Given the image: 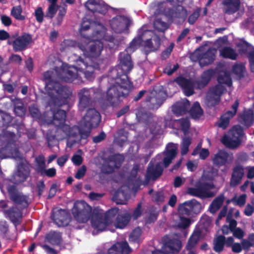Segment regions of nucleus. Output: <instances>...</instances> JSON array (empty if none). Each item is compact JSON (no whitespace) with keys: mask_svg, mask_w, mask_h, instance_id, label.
<instances>
[{"mask_svg":"<svg viewBox=\"0 0 254 254\" xmlns=\"http://www.w3.org/2000/svg\"><path fill=\"white\" fill-rule=\"evenodd\" d=\"M76 62L78 66H68L63 64V68L59 73L57 70H54L48 71L44 74L45 88L50 97L49 105L53 116V123L58 127L56 136L59 139L68 137L67 146L69 147L80 139L87 138L91 129L98 126L101 119L98 111L94 109H90L81 121L80 128L77 127L70 128L64 124L65 112L64 110H58L55 113L53 109V107H59L67 103L71 94L69 89L53 80L56 75L65 82H72L81 74L87 79H91L93 77L94 69L99 68L98 65H87L81 59Z\"/></svg>","mask_w":254,"mask_h":254,"instance_id":"f257e3e1","label":"nucleus"},{"mask_svg":"<svg viewBox=\"0 0 254 254\" xmlns=\"http://www.w3.org/2000/svg\"><path fill=\"white\" fill-rule=\"evenodd\" d=\"M81 36L78 43L66 40V44L77 47L84 56L89 58L99 57L103 50V45L113 48L118 45L119 41L117 38L106 35V28L101 24L91 23L84 20L80 29Z\"/></svg>","mask_w":254,"mask_h":254,"instance_id":"f03ea898","label":"nucleus"},{"mask_svg":"<svg viewBox=\"0 0 254 254\" xmlns=\"http://www.w3.org/2000/svg\"><path fill=\"white\" fill-rule=\"evenodd\" d=\"M120 65L118 71L122 70L123 74L120 77L111 81L112 84L107 92V100L111 105L117 103L120 97L127 95L131 88V84L126 73L129 72L133 67L130 56L122 53L120 55Z\"/></svg>","mask_w":254,"mask_h":254,"instance_id":"7ed1b4c3","label":"nucleus"},{"mask_svg":"<svg viewBox=\"0 0 254 254\" xmlns=\"http://www.w3.org/2000/svg\"><path fill=\"white\" fill-rule=\"evenodd\" d=\"M118 212L119 209L116 207L110 209L106 213L102 209L95 208L91 218L93 234L106 230L107 226L112 224L117 228H124L128 224L130 216L127 212L118 214Z\"/></svg>","mask_w":254,"mask_h":254,"instance_id":"20e7f679","label":"nucleus"},{"mask_svg":"<svg viewBox=\"0 0 254 254\" xmlns=\"http://www.w3.org/2000/svg\"><path fill=\"white\" fill-rule=\"evenodd\" d=\"M217 175V170L213 168L205 170L196 187L189 188L188 193L202 198L213 196L215 193L209 190L214 188V186L211 181Z\"/></svg>","mask_w":254,"mask_h":254,"instance_id":"39448f33","label":"nucleus"},{"mask_svg":"<svg viewBox=\"0 0 254 254\" xmlns=\"http://www.w3.org/2000/svg\"><path fill=\"white\" fill-rule=\"evenodd\" d=\"M160 39L150 30H139L137 38H134L130 43L127 52H133L139 44L143 46L147 51L157 50L160 45Z\"/></svg>","mask_w":254,"mask_h":254,"instance_id":"423d86ee","label":"nucleus"},{"mask_svg":"<svg viewBox=\"0 0 254 254\" xmlns=\"http://www.w3.org/2000/svg\"><path fill=\"white\" fill-rule=\"evenodd\" d=\"M218 84L210 89L206 96V103L208 106H212L217 104L220 96L225 90V87L231 86V78L229 73L221 72L218 77Z\"/></svg>","mask_w":254,"mask_h":254,"instance_id":"0eeeda50","label":"nucleus"},{"mask_svg":"<svg viewBox=\"0 0 254 254\" xmlns=\"http://www.w3.org/2000/svg\"><path fill=\"white\" fill-rule=\"evenodd\" d=\"M167 1L173 6L172 11L169 8L167 2H162L157 6L155 14L164 15L169 17L173 21H175L177 18L184 21L187 15L186 10L180 4L184 0H167Z\"/></svg>","mask_w":254,"mask_h":254,"instance_id":"6e6552de","label":"nucleus"},{"mask_svg":"<svg viewBox=\"0 0 254 254\" xmlns=\"http://www.w3.org/2000/svg\"><path fill=\"white\" fill-rule=\"evenodd\" d=\"M243 138V131L240 126L233 127L229 132L228 134L225 135L221 139V142L226 146L235 148L238 146Z\"/></svg>","mask_w":254,"mask_h":254,"instance_id":"1a4fd4ad","label":"nucleus"},{"mask_svg":"<svg viewBox=\"0 0 254 254\" xmlns=\"http://www.w3.org/2000/svg\"><path fill=\"white\" fill-rule=\"evenodd\" d=\"M91 211V207L84 201H76L72 210L74 218L79 223L86 222L90 217Z\"/></svg>","mask_w":254,"mask_h":254,"instance_id":"9d476101","label":"nucleus"},{"mask_svg":"<svg viewBox=\"0 0 254 254\" xmlns=\"http://www.w3.org/2000/svg\"><path fill=\"white\" fill-rule=\"evenodd\" d=\"M130 23V19L125 15H117L109 21L110 28L116 33L125 32Z\"/></svg>","mask_w":254,"mask_h":254,"instance_id":"9b49d317","label":"nucleus"},{"mask_svg":"<svg viewBox=\"0 0 254 254\" xmlns=\"http://www.w3.org/2000/svg\"><path fill=\"white\" fill-rule=\"evenodd\" d=\"M0 208L3 209V212L6 217L9 218L15 225L18 223L21 217V213L19 209L11 208L9 206V203L4 201L0 202Z\"/></svg>","mask_w":254,"mask_h":254,"instance_id":"f8f14e48","label":"nucleus"},{"mask_svg":"<svg viewBox=\"0 0 254 254\" xmlns=\"http://www.w3.org/2000/svg\"><path fill=\"white\" fill-rule=\"evenodd\" d=\"M233 155L224 150H219L212 158V162L216 166L220 167L230 164L233 161Z\"/></svg>","mask_w":254,"mask_h":254,"instance_id":"ddd939ff","label":"nucleus"},{"mask_svg":"<svg viewBox=\"0 0 254 254\" xmlns=\"http://www.w3.org/2000/svg\"><path fill=\"white\" fill-rule=\"evenodd\" d=\"M182 247V244L179 240H171L165 242L162 247L161 251H155L152 254H167L166 252L175 253L178 252Z\"/></svg>","mask_w":254,"mask_h":254,"instance_id":"4468645a","label":"nucleus"},{"mask_svg":"<svg viewBox=\"0 0 254 254\" xmlns=\"http://www.w3.org/2000/svg\"><path fill=\"white\" fill-rule=\"evenodd\" d=\"M200 50L196 51L194 53L196 56H198V59L201 66L206 65L212 63L215 57L216 50L209 49L205 53H200Z\"/></svg>","mask_w":254,"mask_h":254,"instance_id":"2eb2a0df","label":"nucleus"},{"mask_svg":"<svg viewBox=\"0 0 254 254\" xmlns=\"http://www.w3.org/2000/svg\"><path fill=\"white\" fill-rule=\"evenodd\" d=\"M242 245L238 243H235L232 245V250L236 253H240L242 249L248 251L251 247L254 246V234L249 235L247 239H243L241 242ZM252 254H254L252 253Z\"/></svg>","mask_w":254,"mask_h":254,"instance_id":"dca6fc26","label":"nucleus"},{"mask_svg":"<svg viewBox=\"0 0 254 254\" xmlns=\"http://www.w3.org/2000/svg\"><path fill=\"white\" fill-rule=\"evenodd\" d=\"M238 106L239 102L236 100L232 106L231 110L226 112L221 116L219 122L217 124L219 127L225 129L228 127L230 120L235 115Z\"/></svg>","mask_w":254,"mask_h":254,"instance_id":"f3484780","label":"nucleus"},{"mask_svg":"<svg viewBox=\"0 0 254 254\" xmlns=\"http://www.w3.org/2000/svg\"><path fill=\"white\" fill-rule=\"evenodd\" d=\"M131 187L130 184H129L128 186H122L120 190L114 193L113 200L117 204H125L129 197L128 192Z\"/></svg>","mask_w":254,"mask_h":254,"instance_id":"a211bd4d","label":"nucleus"},{"mask_svg":"<svg viewBox=\"0 0 254 254\" xmlns=\"http://www.w3.org/2000/svg\"><path fill=\"white\" fill-rule=\"evenodd\" d=\"M85 6L93 12H97L102 14L105 13L108 9V6L102 0H88Z\"/></svg>","mask_w":254,"mask_h":254,"instance_id":"6ab92c4d","label":"nucleus"},{"mask_svg":"<svg viewBox=\"0 0 254 254\" xmlns=\"http://www.w3.org/2000/svg\"><path fill=\"white\" fill-rule=\"evenodd\" d=\"M239 50L241 53L247 52L250 64V67L252 71H254V48L244 41H241L237 44Z\"/></svg>","mask_w":254,"mask_h":254,"instance_id":"aec40b11","label":"nucleus"},{"mask_svg":"<svg viewBox=\"0 0 254 254\" xmlns=\"http://www.w3.org/2000/svg\"><path fill=\"white\" fill-rule=\"evenodd\" d=\"M175 81L182 88L186 96H189L193 94L195 84L192 81L179 77Z\"/></svg>","mask_w":254,"mask_h":254,"instance_id":"412c9836","label":"nucleus"},{"mask_svg":"<svg viewBox=\"0 0 254 254\" xmlns=\"http://www.w3.org/2000/svg\"><path fill=\"white\" fill-rule=\"evenodd\" d=\"M32 42L31 36L28 34H24L17 38L13 42V46L15 51L24 49Z\"/></svg>","mask_w":254,"mask_h":254,"instance_id":"4be33fe9","label":"nucleus"},{"mask_svg":"<svg viewBox=\"0 0 254 254\" xmlns=\"http://www.w3.org/2000/svg\"><path fill=\"white\" fill-rule=\"evenodd\" d=\"M7 189L11 195L12 199L15 203L17 205H21L20 208L26 207L28 205L29 201L27 196L24 195L21 193H15V188L13 186L8 187Z\"/></svg>","mask_w":254,"mask_h":254,"instance_id":"5701e85b","label":"nucleus"},{"mask_svg":"<svg viewBox=\"0 0 254 254\" xmlns=\"http://www.w3.org/2000/svg\"><path fill=\"white\" fill-rule=\"evenodd\" d=\"M52 219L59 226H65L70 221L68 214L65 210L62 209L54 212Z\"/></svg>","mask_w":254,"mask_h":254,"instance_id":"b1692460","label":"nucleus"},{"mask_svg":"<svg viewBox=\"0 0 254 254\" xmlns=\"http://www.w3.org/2000/svg\"><path fill=\"white\" fill-rule=\"evenodd\" d=\"M151 96L149 98L148 102L151 103V107L153 109H157L163 103L166 97V93L163 91L157 93L153 91L151 93Z\"/></svg>","mask_w":254,"mask_h":254,"instance_id":"393cba45","label":"nucleus"},{"mask_svg":"<svg viewBox=\"0 0 254 254\" xmlns=\"http://www.w3.org/2000/svg\"><path fill=\"white\" fill-rule=\"evenodd\" d=\"M29 174V169L28 165H19L17 171L13 175V181L15 184L24 182Z\"/></svg>","mask_w":254,"mask_h":254,"instance_id":"a878e982","label":"nucleus"},{"mask_svg":"<svg viewBox=\"0 0 254 254\" xmlns=\"http://www.w3.org/2000/svg\"><path fill=\"white\" fill-rule=\"evenodd\" d=\"M177 148V145L172 143H169L166 146L165 157L163 159V162L166 167L169 166L176 156Z\"/></svg>","mask_w":254,"mask_h":254,"instance_id":"bb28decb","label":"nucleus"},{"mask_svg":"<svg viewBox=\"0 0 254 254\" xmlns=\"http://www.w3.org/2000/svg\"><path fill=\"white\" fill-rule=\"evenodd\" d=\"M201 237L200 231L198 229L195 230L189 239L186 246V249L189 251L187 254H195L194 248L200 240Z\"/></svg>","mask_w":254,"mask_h":254,"instance_id":"cd10ccee","label":"nucleus"},{"mask_svg":"<svg viewBox=\"0 0 254 254\" xmlns=\"http://www.w3.org/2000/svg\"><path fill=\"white\" fill-rule=\"evenodd\" d=\"M91 92H93L92 89H87L85 88L81 89L78 93L79 103V109L83 110L87 107L90 104V96Z\"/></svg>","mask_w":254,"mask_h":254,"instance_id":"c85d7f7f","label":"nucleus"},{"mask_svg":"<svg viewBox=\"0 0 254 254\" xmlns=\"http://www.w3.org/2000/svg\"><path fill=\"white\" fill-rule=\"evenodd\" d=\"M124 160V157L120 154L115 155L111 157L108 162L109 167L107 168L106 166H103V171L106 173H110L114 171L115 168L119 167Z\"/></svg>","mask_w":254,"mask_h":254,"instance_id":"c756f323","label":"nucleus"},{"mask_svg":"<svg viewBox=\"0 0 254 254\" xmlns=\"http://www.w3.org/2000/svg\"><path fill=\"white\" fill-rule=\"evenodd\" d=\"M162 171L163 168L160 163L157 162L154 166L152 161H151L148 168L146 177L148 179H155L161 175Z\"/></svg>","mask_w":254,"mask_h":254,"instance_id":"7c9ffc66","label":"nucleus"},{"mask_svg":"<svg viewBox=\"0 0 254 254\" xmlns=\"http://www.w3.org/2000/svg\"><path fill=\"white\" fill-rule=\"evenodd\" d=\"M182 215L179 213L176 215L177 218L175 220L174 226L176 228L185 230L184 235L185 237H186L187 233L186 230L190 226L191 221L188 218L182 216Z\"/></svg>","mask_w":254,"mask_h":254,"instance_id":"2f4dec72","label":"nucleus"},{"mask_svg":"<svg viewBox=\"0 0 254 254\" xmlns=\"http://www.w3.org/2000/svg\"><path fill=\"white\" fill-rule=\"evenodd\" d=\"M240 4V0H224V10L226 13L233 14L238 11Z\"/></svg>","mask_w":254,"mask_h":254,"instance_id":"473e14b6","label":"nucleus"},{"mask_svg":"<svg viewBox=\"0 0 254 254\" xmlns=\"http://www.w3.org/2000/svg\"><path fill=\"white\" fill-rule=\"evenodd\" d=\"M189 107V101L185 98L172 106V111L177 115H181L185 113L188 110Z\"/></svg>","mask_w":254,"mask_h":254,"instance_id":"72a5a7b5","label":"nucleus"},{"mask_svg":"<svg viewBox=\"0 0 254 254\" xmlns=\"http://www.w3.org/2000/svg\"><path fill=\"white\" fill-rule=\"evenodd\" d=\"M19 157V152L17 150L10 146H7L0 150V158L5 159L7 158Z\"/></svg>","mask_w":254,"mask_h":254,"instance_id":"f704fd0d","label":"nucleus"},{"mask_svg":"<svg viewBox=\"0 0 254 254\" xmlns=\"http://www.w3.org/2000/svg\"><path fill=\"white\" fill-rule=\"evenodd\" d=\"M173 126L177 129L182 130L185 135L188 133L190 127V122L188 119H182L174 122Z\"/></svg>","mask_w":254,"mask_h":254,"instance_id":"c9c22d12","label":"nucleus"},{"mask_svg":"<svg viewBox=\"0 0 254 254\" xmlns=\"http://www.w3.org/2000/svg\"><path fill=\"white\" fill-rule=\"evenodd\" d=\"M244 173V170L241 167H236L233 171L231 181V185L232 186L237 185L242 179Z\"/></svg>","mask_w":254,"mask_h":254,"instance_id":"e433bc0d","label":"nucleus"},{"mask_svg":"<svg viewBox=\"0 0 254 254\" xmlns=\"http://www.w3.org/2000/svg\"><path fill=\"white\" fill-rule=\"evenodd\" d=\"M220 55L224 58H228L231 60H235L237 54L236 52L229 47H224L220 49Z\"/></svg>","mask_w":254,"mask_h":254,"instance_id":"4c0bfd02","label":"nucleus"},{"mask_svg":"<svg viewBox=\"0 0 254 254\" xmlns=\"http://www.w3.org/2000/svg\"><path fill=\"white\" fill-rule=\"evenodd\" d=\"M224 200V196L221 195L217 197L211 203L209 206V210L211 213H214L222 205Z\"/></svg>","mask_w":254,"mask_h":254,"instance_id":"58836bf2","label":"nucleus"},{"mask_svg":"<svg viewBox=\"0 0 254 254\" xmlns=\"http://www.w3.org/2000/svg\"><path fill=\"white\" fill-rule=\"evenodd\" d=\"M190 113L194 119H199L203 115V111L198 102L193 104L190 110Z\"/></svg>","mask_w":254,"mask_h":254,"instance_id":"ea45409f","label":"nucleus"},{"mask_svg":"<svg viewBox=\"0 0 254 254\" xmlns=\"http://www.w3.org/2000/svg\"><path fill=\"white\" fill-rule=\"evenodd\" d=\"M212 75V70L204 71L201 75L200 81L197 83V87L200 88L206 85L209 81Z\"/></svg>","mask_w":254,"mask_h":254,"instance_id":"a19ab883","label":"nucleus"},{"mask_svg":"<svg viewBox=\"0 0 254 254\" xmlns=\"http://www.w3.org/2000/svg\"><path fill=\"white\" fill-rule=\"evenodd\" d=\"M242 124L247 127L251 126L254 121L253 113L252 110H249L244 113L242 117Z\"/></svg>","mask_w":254,"mask_h":254,"instance_id":"79ce46f5","label":"nucleus"},{"mask_svg":"<svg viewBox=\"0 0 254 254\" xmlns=\"http://www.w3.org/2000/svg\"><path fill=\"white\" fill-rule=\"evenodd\" d=\"M225 237L223 236H219L214 240V250L217 253L221 252L224 247Z\"/></svg>","mask_w":254,"mask_h":254,"instance_id":"37998d69","label":"nucleus"},{"mask_svg":"<svg viewBox=\"0 0 254 254\" xmlns=\"http://www.w3.org/2000/svg\"><path fill=\"white\" fill-rule=\"evenodd\" d=\"M142 230L139 227L134 229L129 235V241L138 243L142 240Z\"/></svg>","mask_w":254,"mask_h":254,"instance_id":"c03bdc74","label":"nucleus"},{"mask_svg":"<svg viewBox=\"0 0 254 254\" xmlns=\"http://www.w3.org/2000/svg\"><path fill=\"white\" fill-rule=\"evenodd\" d=\"M247 197V195L246 194H241L239 196H235L231 200H228V203L233 202L235 204L242 207L246 203Z\"/></svg>","mask_w":254,"mask_h":254,"instance_id":"a18cd8bd","label":"nucleus"},{"mask_svg":"<svg viewBox=\"0 0 254 254\" xmlns=\"http://www.w3.org/2000/svg\"><path fill=\"white\" fill-rule=\"evenodd\" d=\"M189 203V201H187L181 204L178 207V212L180 214H185L187 215H190L191 212ZM190 205H191L190 204Z\"/></svg>","mask_w":254,"mask_h":254,"instance_id":"49530a36","label":"nucleus"},{"mask_svg":"<svg viewBox=\"0 0 254 254\" xmlns=\"http://www.w3.org/2000/svg\"><path fill=\"white\" fill-rule=\"evenodd\" d=\"M22 11L21 6H14L11 10V15L16 19L22 20L24 19L25 17L21 14Z\"/></svg>","mask_w":254,"mask_h":254,"instance_id":"de8ad7c7","label":"nucleus"},{"mask_svg":"<svg viewBox=\"0 0 254 254\" xmlns=\"http://www.w3.org/2000/svg\"><path fill=\"white\" fill-rule=\"evenodd\" d=\"M190 208L191 213H198L200 212L202 209L201 204L194 199L189 200Z\"/></svg>","mask_w":254,"mask_h":254,"instance_id":"09e8293b","label":"nucleus"},{"mask_svg":"<svg viewBox=\"0 0 254 254\" xmlns=\"http://www.w3.org/2000/svg\"><path fill=\"white\" fill-rule=\"evenodd\" d=\"M61 238L60 234L55 232L50 233L47 236V239L50 242L54 244H59L61 242Z\"/></svg>","mask_w":254,"mask_h":254,"instance_id":"8fccbe9b","label":"nucleus"},{"mask_svg":"<svg viewBox=\"0 0 254 254\" xmlns=\"http://www.w3.org/2000/svg\"><path fill=\"white\" fill-rule=\"evenodd\" d=\"M245 71V66L243 64H237L233 66V73L237 77H241L243 75Z\"/></svg>","mask_w":254,"mask_h":254,"instance_id":"3c124183","label":"nucleus"},{"mask_svg":"<svg viewBox=\"0 0 254 254\" xmlns=\"http://www.w3.org/2000/svg\"><path fill=\"white\" fill-rule=\"evenodd\" d=\"M191 143V140L190 138L186 137L183 139L182 143L181 154L184 155L187 153L189 151V147Z\"/></svg>","mask_w":254,"mask_h":254,"instance_id":"603ef678","label":"nucleus"},{"mask_svg":"<svg viewBox=\"0 0 254 254\" xmlns=\"http://www.w3.org/2000/svg\"><path fill=\"white\" fill-rule=\"evenodd\" d=\"M154 28L160 31H164L168 28V25L165 22H162L160 19H156L154 22Z\"/></svg>","mask_w":254,"mask_h":254,"instance_id":"864d4df0","label":"nucleus"},{"mask_svg":"<svg viewBox=\"0 0 254 254\" xmlns=\"http://www.w3.org/2000/svg\"><path fill=\"white\" fill-rule=\"evenodd\" d=\"M179 66L178 64H168L166 67L164 68V72L167 74L168 75L172 74L175 71H176Z\"/></svg>","mask_w":254,"mask_h":254,"instance_id":"5fc2aeb1","label":"nucleus"},{"mask_svg":"<svg viewBox=\"0 0 254 254\" xmlns=\"http://www.w3.org/2000/svg\"><path fill=\"white\" fill-rule=\"evenodd\" d=\"M36 162L38 165V171L40 172L46 167L45 157L43 156H39L36 158Z\"/></svg>","mask_w":254,"mask_h":254,"instance_id":"6e6d98bb","label":"nucleus"},{"mask_svg":"<svg viewBox=\"0 0 254 254\" xmlns=\"http://www.w3.org/2000/svg\"><path fill=\"white\" fill-rule=\"evenodd\" d=\"M200 10V8H197L190 16L188 21L190 24H192L196 21L199 16Z\"/></svg>","mask_w":254,"mask_h":254,"instance_id":"4d7b16f0","label":"nucleus"},{"mask_svg":"<svg viewBox=\"0 0 254 254\" xmlns=\"http://www.w3.org/2000/svg\"><path fill=\"white\" fill-rule=\"evenodd\" d=\"M58 9V6L56 3H51L48 8V11L47 16L52 18L56 13Z\"/></svg>","mask_w":254,"mask_h":254,"instance_id":"13d9d810","label":"nucleus"},{"mask_svg":"<svg viewBox=\"0 0 254 254\" xmlns=\"http://www.w3.org/2000/svg\"><path fill=\"white\" fill-rule=\"evenodd\" d=\"M186 165L188 170L189 171L192 172L196 169L198 166V162L196 160H190L187 162Z\"/></svg>","mask_w":254,"mask_h":254,"instance_id":"bf43d9fd","label":"nucleus"},{"mask_svg":"<svg viewBox=\"0 0 254 254\" xmlns=\"http://www.w3.org/2000/svg\"><path fill=\"white\" fill-rule=\"evenodd\" d=\"M40 172L42 175L45 174L49 177H53L55 176L56 174V170L54 168L47 170L44 169L42 171H41Z\"/></svg>","mask_w":254,"mask_h":254,"instance_id":"052dcab7","label":"nucleus"},{"mask_svg":"<svg viewBox=\"0 0 254 254\" xmlns=\"http://www.w3.org/2000/svg\"><path fill=\"white\" fill-rule=\"evenodd\" d=\"M86 171V167L85 166H82L77 170V173L75 175V177L78 179L82 178L84 176Z\"/></svg>","mask_w":254,"mask_h":254,"instance_id":"680f3d73","label":"nucleus"},{"mask_svg":"<svg viewBox=\"0 0 254 254\" xmlns=\"http://www.w3.org/2000/svg\"><path fill=\"white\" fill-rule=\"evenodd\" d=\"M66 13L65 7L60 8L59 10V13L57 18V24H60L63 20V18Z\"/></svg>","mask_w":254,"mask_h":254,"instance_id":"e2e57ef3","label":"nucleus"},{"mask_svg":"<svg viewBox=\"0 0 254 254\" xmlns=\"http://www.w3.org/2000/svg\"><path fill=\"white\" fill-rule=\"evenodd\" d=\"M232 232H233L234 236L239 239H242L244 236V233L240 228H236Z\"/></svg>","mask_w":254,"mask_h":254,"instance_id":"0e129e2a","label":"nucleus"},{"mask_svg":"<svg viewBox=\"0 0 254 254\" xmlns=\"http://www.w3.org/2000/svg\"><path fill=\"white\" fill-rule=\"evenodd\" d=\"M14 112L18 116H22L25 112V108L22 106H18L14 108Z\"/></svg>","mask_w":254,"mask_h":254,"instance_id":"69168bd1","label":"nucleus"},{"mask_svg":"<svg viewBox=\"0 0 254 254\" xmlns=\"http://www.w3.org/2000/svg\"><path fill=\"white\" fill-rule=\"evenodd\" d=\"M35 16L38 22H41L42 21L43 18V13L41 7H39L36 10Z\"/></svg>","mask_w":254,"mask_h":254,"instance_id":"338daca9","label":"nucleus"},{"mask_svg":"<svg viewBox=\"0 0 254 254\" xmlns=\"http://www.w3.org/2000/svg\"><path fill=\"white\" fill-rule=\"evenodd\" d=\"M254 211V207L251 205L248 204L247 205L245 209L244 213L246 215L249 216L253 214Z\"/></svg>","mask_w":254,"mask_h":254,"instance_id":"774afa93","label":"nucleus"}]
</instances>
